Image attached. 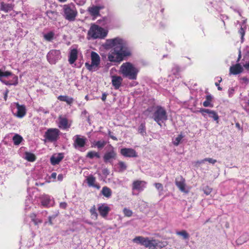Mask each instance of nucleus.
I'll use <instances>...</instances> for the list:
<instances>
[{
  "instance_id": "38",
  "label": "nucleus",
  "mask_w": 249,
  "mask_h": 249,
  "mask_svg": "<svg viewBox=\"0 0 249 249\" xmlns=\"http://www.w3.org/2000/svg\"><path fill=\"white\" fill-rule=\"evenodd\" d=\"M183 138V136L182 134H180L178 136L177 138L173 140V143L175 146H178L179 143L180 142L181 140Z\"/></svg>"
},
{
  "instance_id": "19",
  "label": "nucleus",
  "mask_w": 249,
  "mask_h": 249,
  "mask_svg": "<svg viewBox=\"0 0 249 249\" xmlns=\"http://www.w3.org/2000/svg\"><path fill=\"white\" fill-rule=\"evenodd\" d=\"M98 210L100 215L103 217H105L107 215L110 211V208L107 204H103L98 207Z\"/></svg>"
},
{
  "instance_id": "18",
  "label": "nucleus",
  "mask_w": 249,
  "mask_h": 249,
  "mask_svg": "<svg viewBox=\"0 0 249 249\" xmlns=\"http://www.w3.org/2000/svg\"><path fill=\"white\" fill-rule=\"evenodd\" d=\"M153 249H161L166 247L168 243L166 241H160L153 238Z\"/></svg>"
},
{
  "instance_id": "59",
  "label": "nucleus",
  "mask_w": 249,
  "mask_h": 249,
  "mask_svg": "<svg viewBox=\"0 0 249 249\" xmlns=\"http://www.w3.org/2000/svg\"><path fill=\"white\" fill-rule=\"evenodd\" d=\"M205 160L204 159L201 160H198L196 162V164H200L204 163Z\"/></svg>"
},
{
  "instance_id": "10",
  "label": "nucleus",
  "mask_w": 249,
  "mask_h": 249,
  "mask_svg": "<svg viewBox=\"0 0 249 249\" xmlns=\"http://www.w3.org/2000/svg\"><path fill=\"white\" fill-rule=\"evenodd\" d=\"M87 139L85 137L77 135L74 137L73 145L75 148L83 147Z\"/></svg>"
},
{
  "instance_id": "50",
  "label": "nucleus",
  "mask_w": 249,
  "mask_h": 249,
  "mask_svg": "<svg viewBox=\"0 0 249 249\" xmlns=\"http://www.w3.org/2000/svg\"><path fill=\"white\" fill-rule=\"evenodd\" d=\"M3 77H8L12 75V72L8 71L3 72Z\"/></svg>"
},
{
  "instance_id": "35",
  "label": "nucleus",
  "mask_w": 249,
  "mask_h": 249,
  "mask_svg": "<svg viewBox=\"0 0 249 249\" xmlns=\"http://www.w3.org/2000/svg\"><path fill=\"white\" fill-rule=\"evenodd\" d=\"M50 201V197L48 196H44L42 197L41 203L44 206H47Z\"/></svg>"
},
{
  "instance_id": "43",
  "label": "nucleus",
  "mask_w": 249,
  "mask_h": 249,
  "mask_svg": "<svg viewBox=\"0 0 249 249\" xmlns=\"http://www.w3.org/2000/svg\"><path fill=\"white\" fill-rule=\"evenodd\" d=\"M213 190L212 188L207 186L203 188V192L206 195H209L211 194Z\"/></svg>"
},
{
  "instance_id": "8",
  "label": "nucleus",
  "mask_w": 249,
  "mask_h": 249,
  "mask_svg": "<svg viewBox=\"0 0 249 249\" xmlns=\"http://www.w3.org/2000/svg\"><path fill=\"white\" fill-rule=\"evenodd\" d=\"M60 131L57 128H49L45 132V137L51 142L56 141L59 137Z\"/></svg>"
},
{
  "instance_id": "30",
  "label": "nucleus",
  "mask_w": 249,
  "mask_h": 249,
  "mask_svg": "<svg viewBox=\"0 0 249 249\" xmlns=\"http://www.w3.org/2000/svg\"><path fill=\"white\" fill-rule=\"evenodd\" d=\"M176 234L178 235L181 236L183 239H188L189 238V233L185 230L177 231Z\"/></svg>"
},
{
  "instance_id": "60",
  "label": "nucleus",
  "mask_w": 249,
  "mask_h": 249,
  "mask_svg": "<svg viewBox=\"0 0 249 249\" xmlns=\"http://www.w3.org/2000/svg\"><path fill=\"white\" fill-rule=\"evenodd\" d=\"M144 125L143 124H141L140 126V128H139V131H140V133H142V131L143 130V129H144Z\"/></svg>"
},
{
  "instance_id": "17",
  "label": "nucleus",
  "mask_w": 249,
  "mask_h": 249,
  "mask_svg": "<svg viewBox=\"0 0 249 249\" xmlns=\"http://www.w3.org/2000/svg\"><path fill=\"white\" fill-rule=\"evenodd\" d=\"M15 104L18 109L16 116L18 118H22L26 114V108L24 105H20L18 103H15Z\"/></svg>"
},
{
  "instance_id": "58",
  "label": "nucleus",
  "mask_w": 249,
  "mask_h": 249,
  "mask_svg": "<svg viewBox=\"0 0 249 249\" xmlns=\"http://www.w3.org/2000/svg\"><path fill=\"white\" fill-rule=\"evenodd\" d=\"M8 92H9V90L8 89H7L4 93V99L5 101H6L7 100Z\"/></svg>"
},
{
  "instance_id": "54",
  "label": "nucleus",
  "mask_w": 249,
  "mask_h": 249,
  "mask_svg": "<svg viewBox=\"0 0 249 249\" xmlns=\"http://www.w3.org/2000/svg\"><path fill=\"white\" fill-rule=\"evenodd\" d=\"M30 217H31L32 220L33 221L36 218V214L33 213L30 214Z\"/></svg>"
},
{
  "instance_id": "23",
  "label": "nucleus",
  "mask_w": 249,
  "mask_h": 249,
  "mask_svg": "<svg viewBox=\"0 0 249 249\" xmlns=\"http://www.w3.org/2000/svg\"><path fill=\"white\" fill-rule=\"evenodd\" d=\"M77 58V51L76 49L71 50L69 58V62L71 64H72Z\"/></svg>"
},
{
  "instance_id": "61",
  "label": "nucleus",
  "mask_w": 249,
  "mask_h": 249,
  "mask_svg": "<svg viewBox=\"0 0 249 249\" xmlns=\"http://www.w3.org/2000/svg\"><path fill=\"white\" fill-rule=\"evenodd\" d=\"M58 180L61 181L63 178V176L62 174L58 175L57 177Z\"/></svg>"
},
{
  "instance_id": "37",
  "label": "nucleus",
  "mask_w": 249,
  "mask_h": 249,
  "mask_svg": "<svg viewBox=\"0 0 249 249\" xmlns=\"http://www.w3.org/2000/svg\"><path fill=\"white\" fill-rule=\"evenodd\" d=\"M106 143L107 142L104 141H99L95 142L94 146L97 147L99 149H101L105 146Z\"/></svg>"
},
{
  "instance_id": "25",
  "label": "nucleus",
  "mask_w": 249,
  "mask_h": 249,
  "mask_svg": "<svg viewBox=\"0 0 249 249\" xmlns=\"http://www.w3.org/2000/svg\"><path fill=\"white\" fill-rule=\"evenodd\" d=\"M147 238V237H144L141 236H137L133 239V242L145 247Z\"/></svg>"
},
{
  "instance_id": "63",
  "label": "nucleus",
  "mask_w": 249,
  "mask_h": 249,
  "mask_svg": "<svg viewBox=\"0 0 249 249\" xmlns=\"http://www.w3.org/2000/svg\"><path fill=\"white\" fill-rule=\"evenodd\" d=\"M244 67L248 70H249V62L244 65Z\"/></svg>"
},
{
  "instance_id": "28",
  "label": "nucleus",
  "mask_w": 249,
  "mask_h": 249,
  "mask_svg": "<svg viewBox=\"0 0 249 249\" xmlns=\"http://www.w3.org/2000/svg\"><path fill=\"white\" fill-rule=\"evenodd\" d=\"M118 165L120 172H123L127 169V164L124 161H119Z\"/></svg>"
},
{
  "instance_id": "22",
  "label": "nucleus",
  "mask_w": 249,
  "mask_h": 249,
  "mask_svg": "<svg viewBox=\"0 0 249 249\" xmlns=\"http://www.w3.org/2000/svg\"><path fill=\"white\" fill-rule=\"evenodd\" d=\"M63 158V156L62 154L59 153L58 154L53 155L51 158V162L53 165H56L58 164Z\"/></svg>"
},
{
  "instance_id": "64",
  "label": "nucleus",
  "mask_w": 249,
  "mask_h": 249,
  "mask_svg": "<svg viewBox=\"0 0 249 249\" xmlns=\"http://www.w3.org/2000/svg\"><path fill=\"white\" fill-rule=\"evenodd\" d=\"M51 177L53 178H56V173H53L51 175Z\"/></svg>"
},
{
  "instance_id": "32",
  "label": "nucleus",
  "mask_w": 249,
  "mask_h": 249,
  "mask_svg": "<svg viewBox=\"0 0 249 249\" xmlns=\"http://www.w3.org/2000/svg\"><path fill=\"white\" fill-rule=\"evenodd\" d=\"M22 140V138L18 134H16L13 138V141L15 145H18Z\"/></svg>"
},
{
  "instance_id": "46",
  "label": "nucleus",
  "mask_w": 249,
  "mask_h": 249,
  "mask_svg": "<svg viewBox=\"0 0 249 249\" xmlns=\"http://www.w3.org/2000/svg\"><path fill=\"white\" fill-rule=\"evenodd\" d=\"M204 160H205V161H208L209 163H212L213 164L216 162V160H214V159H213L210 158H205V159H204Z\"/></svg>"
},
{
  "instance_id": "5",
  "label": "nucleus",
  "mask_w": 249,
  "mask_h": 249,
  "mask_svg": "<svg viewBox=\"0 0 249 249\" xmlns=\"http://www.w3.org/2000/svg\"><path fill=\"white\" fill-rule=\"evenodd\" d=\"M107 35V32L102 28L94 25L88 31V36L93 38H104Z\"/></svg>"
},
{
  "instance_id": "51",
  "label": "nucleus",
  "mask_w": 249,
  "mask_h": 249,
  "mask_svg": "<svg viewBox=\"0 0 249 249\" xmlns=\"http://www.w3.org/2000/svg\"><path fill=\"white\" fill-rule=\"evenodd\" d=\"M244 109L246 111L249 112V99L246 102V105L245 106Z\"/></svg>"
},
{
  "instance_id": "1",
  "label": "nucleus",
  "mask_w": 249,
  "mask_h": 249,
  "mask_svg": "<svg viewBox=\"0 0 249 249\" xmlns=\"http://www.w3.org/2000/svg\"><path fill=\"white\" fill-rule=\"evenodd\" d=\"M120 71L124 77L131 80H135L137 78L139 70L131 63L126 62L122 65L120 67Z\"/></svg>"
},
{
  "instance_id": "3",
  "label": "nucleus",
  "mask_w": 249,
  "mask_h": 249,
  "mask_svg": "<svg viewBox=\"0 0 249 249\" xmlns=\"http://www.w3.org/2000/svg\"><path fill=\"white\" fill-rule=\"evenodd\" d=\"M63 16L70 21H73L77 15V11L75 5L71 3L63 6Z\"/></svg>"
},
{
  "instance_id": "56",
  "label": "nucleus",
  "mask_w": 249,
  "mask_h": 249,
  "mask_svg": "<svg viewBox=\"0 0 249 249\" xmlns=\"http://www.w3.org/2000/svg\"><path fill=\"white\" fill-rule=\"evenodd\" d=\"M1 81L4 83V84L6 85H12V83H10L8 81H6L5 80H0Z\"/></svg>"
},
{
  "instance_id": "41",
  "label": "nucleus",
  "mask_w": 249,
  "mask_h": 249,
  "mask_svg": "<svg viewBox=\"0 0 249 249\" xmlns=\"http://www.w3.org/2000/svg\"><path fill=\"white\" fill-rule=\"evenodd\" d=\"M209 117L213 118L215 121H217L219 119V117L214 111L212 110L209 114Z\"/></svg>"
},
{
  "instance_id": "39",
  "label": "nucleus",
  "mask_w": 249,
  "mask_h": 249,
  "mask_svg": "<svg viewBox=\"0 0 249 249\" xmlns=\"http://www.w3.org/2000/svg\"><path fill=\"white\" fill-rule=\"evenodd\" d=\"M53 36H54L53 33L49 32L46 34H45L44 35V37L46 40L50 41L53 39Z\"/></svg>"
},
{
  "instance_id": "57",
  "label": "nucleus",
  "mask_w": 249,
  "mask_h": 249,
  "mask_svg": "<svg viewBox=\"0 0 249 249\" xmlns=\"http://www.w3.org/2000/svg\"><path fill=\"white\" fill-rule=\"evenodd\" d=\"M212 97L211 95H209L206 96V101H209L210 102L212 101Z\"/></svg>"
},
{
  "instance_id": "33",
  "label": "nucleus",
  "mask_w": 249,
  "mask_h": 249,
  "mask_svg": "<svg viewBox=\"0 0 249 249\" xmlns=\"http://www.w3.org/2000/svg\"><path fill=\"white\" fill-rule=\"evenodd\" d=\"M48 17L52 20H56L57 17V13L54 11H48L47 12Z\"/></svg>"
},
{
  "instance_id": "14",
  "label": "nucleus",
  "mask_w": 249,
  "mask_h": 249,
  "mask_svg": "<svg viewBox=\"0 0 249 249\" xmlns=\"http://www.w3.org/2000/svg\"><path fill=\"white\" fill-rule=\"evenodd\" d=\"M117 154L114 151V148L111 147L109 151L107 152L104 155L103 159L106 162H109L110 160H115L116 158Z\"/></svg>"
},
{
  "instance_id": "34",
  "label": "nucleus",
  "mask_w": 249,
  "mask_h": 249,
  "mask_svg": "<svg viewBox=\"0 0 249 249\" xmlns=\"http://www.w3.org/2000/svg\"><path fill=\"white\" fill-rule=\"evenodd\" d=\"M25 158L29 161H34L36 159L35 155L29 152L25 153Z\"/></svg>"
},
{
  "instance_id": "40",
  "label": "nucleus",
  "mask_w": 249,
  "mask_h": 249,
  "mask_svg": "<svg viewBox=\"0 0 249 249\" xmlns=\"http://www.w3.org/2000/svg\"><path fill=\"white\" fill-rule=\"evenodd\" d=\"M90 213L93 217H95V219H97L98 216V214L96 212V210L95 206L94 205L93 206L91 209H90Z\"/></svg>"
},
{
  "instance_id": "49",
  "label": "nucleus",
  "mask_w": 249,
  "mask_h": 249,
  "mask_svg": "<svg viewBox=\"0 0 249 249\" xmlns=\"http://www.w3.org/2000/svg\"><path fill=\"white\" fill-rule=\"evenodd\" d=\"M13 82L12 83V85H17L18 83V77L17 76H15L13 79Z\"/></svg>"
},
{
  "instance_id": "13",
  "label": "nucleus",
  "mask_w": 249,
  "mask_h": 249,
  "mask_svg": "<svg viewBox=\"0 0 249 249\" xmlns=\"http://www.w3.org/2000/svg\"><path fill=\"white\" fill-rule=\"evenodd\" d=\"M120 152L123 156L125 157L133 158L138 157L136 151L132 148H122Z\"/></svg>"
},
{
  "instance_id": "36",
  "label": "nucleus",
  "mask_w": 249,
  "mask_h": 249,
  "mask_svg": "<svg viewBox=\"0 0 249 249\" xmlns=\"http://www.w3.org/2000/svg\"><path fill=\"white\" fill-rule=\"evenodd\" d=\"M153 247L154 246L153 244V238H149L147 237L145 247L149 249H153Z\"/></svg>"
},
{
  "instance_id": "11",
  "label": "nucleus",
  "mask_w": 249,
  "mask_h": 249,
  "mask_svg": "<svg viewBox=\"0 0 249 249\" xmlns=\"http://www.w3.org/2000/svg\"><path fill=\"white\" fill-rule=\"evenodd\" d=\"M176 184L180 191L185 193H188V190L185 188V180L182 177L180 176L176 179Z\"/></svg>"
},
{
  "instance_id": "24",
  "label": "nucleus",
  "mask_w": 249,
  "mask_h": 249,
  "mask_svg": "<svg viewBox=\"0 0 249 249\" xmlns=\"http://www.w3.org/2000/svg\"><path fill=\"white\" fill-rule=\"evenodd\" d=\"M59 127L62 128L63 129H66L67 128L70 127V126L68 125V120L66 118L59 117Z\"/></svg>"
},
{
  "instance_id": "55",
  "label": "nucleus",
  "mask_w": 249,
  "mask_h": 249,
  "mask_svg": "<svg viewBox=\"0 0 249 249\" xmlns=\"http://www.w3.org/2000/svg\"><path fill=\"white\" fill-rule=\"evenodd\" d=\"M107 96V94L106 93H103L102 96V100L103 101H105L106 100Z\"/></svg>"
},
{
  "instance_id": "42",
  "label": "nucleus",
  "mask_w": 249,
  "mask_h": 249,
  "mask_svg": "<svg viewBox=\"0 0 249 249\" xmlns=\"http://www.w3.org/2000/svg\"><path fill=\"white\" fill-rule=\"evenodd\" d=\"M123 212L125 216L127 217H130L132 215V211L129 209L127 208H124L123 210Z\"/></svg>"
},
{
  "instance_id": "21",
  "label": "nucleus",
  "mask_w": 249,
  "mask_h": 249,
  "mask_svg": "<svg viewBox=\"0 0 249 249\" xmlns=\"http://www.w3.org/2000/svg\"><path fill=\"white\" fill-rule=\"evenodd\" d=\"M14 5L12 3H5L4 2H1L0 10L5 13H7L12 11L14 8Z\"/></svg>"
},
{
  "instance_id": "45",
  "label": "nucleus",
  "mask_w": 249,
  "mask_h": 249,
  "mask_svg": "<svg viewBox=\"0 0 249 249\" xmlns=\"http://www.w3.org/2000/svg\"><path fill=\"white\" fill-rule=\"evenodd\" d=\"M156 188L160 192H162L163 190V187L162 184L160 183H156L154 184Z\"/></svg>"
},
{
  "instance_id": "52",
  "label": "nucleus",
  "mask_w": 249,
  "mask_h": 249,
  "mask_svg": "<svg viewBox=\"0 0 249 249\" xmlns=\"http://www.w3.org/2000/svg\"><path fill=\"white\" fill-rule=\"evenodd\" d=\"M33 222L35 225H37L39 223H41L42 222V220L36 218L35 220L33 221Z\"/></svg>"
},
{
  "instance_id": "7",
  "label": "nucleus",
  "mask_w": 249,
  "mask_h": 249,
  "mask_svg": "<svg viewBox=\"0 0 249 249\" xmlns=\"http://www.w3.org/2000/svg\"><path fill=\"white\" fill-rule=\"evenodd\" d=\"M126 56H128V55L125 52L121 53L112 50L108 54V59L110 62H120Z\"/></svg>"
},
{
  "instance_id": "29",
  "label": "nucleus",
  "mask_w": 249,
  "mask_h": 249,
  "mask_svg": "<svg viewBox=\"0 0 249 249\" xmlns=\"http://www.w3.org/2000/svg\"><path fill=\"white\" fill-rule=\"evenodd\" d=\"M87 157L89 158V159H93L94 157L97 158H100V155L99 153L95 152V151H89L87 155Z\"/></svg>"
},
{
  "instance_id": "27",
  "label": "nucleus",
  "mask_w": 249,
  "mask_h": 249,
  "mask_svg": "<svg viewBox=\"0 0 249 249\" xmlns=\"http://www.w3.org/2000/svg\"><path fill=\"white\" fill-rule=\"evenodd\" d=\"M101 192L104 196L107 198L109 197L112 194L110 189L107 186H105L102 188Z\"/></svg>"
},
{
  "instance_id": "15",
  "label": "nucleus",
  "mask_w": 249,
  "mask_h": 249,
  "mask_svg": "<svg viewBox=\"0 0 249 249\" xmlns=\"http://www.w3.org/2000/svg\"><path fill=\"white\" fill-rule=\"evenodd\" d=\"M123 78L121 76L113 75L111 76V82L115 89H118L122 83Z\"/></svg>"
},
{
  "instance_id": "62",
  "label": "nucleus",
  "mask_w": 249,
  "mask_h": 249,
  "mask_svg": "<svg viewBox=\"0 0 249 249\" xmlns=\"http://www.w3.org/2000/svg\"><path fill=\"white\" fill-rule=\"evenodd\" d=\"M215 85L217 87V89H218L219 90H222V88L219 86V83L216 82L215 83Z\"/></svg>"
},
{
  "instance_id": "20",
  "label": "nucleus",
  "mask_w": 249,
  "mask_h": 249,
  "mask_svg": "<svg viewBox=\"0 0 249 249\" xmlns=\"http://www.w3.org/2000/svg\"><path fill=\"white\" fill-rule=\"evenodd\" d=\"M102 8L101 6H92L88 8V11L91 16L96 17L99 15V11Z\"/></svg>"
},
{
  "instance_id": "48",
  "label": "nucleus",
  "mask_w": 249,
  "mask_h": 249,
  "mask_svg": "<svg viewBox=\"0 0 249 249\" xmlns=\"http://www.w3.org/2000/svg\"><path fill=\"white\" fill-rule=\"evenodd\" d=\"M203 105L205 107H212L213 106L211 105V102H210L209 101H206V100L203 102Z\"/></svg>"
},
{
  "instance_id": "44",
  "label": "nucleus",
  "mask_w": 249,
  "mask_h": 249,
  "mask_svg": "<svg viewBox=\"0 0 249 249\" xmlns=\"http://www.w3.org/2000/svg\"><path fill=\"white\" fill-rule=\"evenodd\" d=\"M211 110H210L209 109H205V108H201L199 112L202 113V115L203 116H205V113H208L209 115L210 114V112H211Z\"/></svg>"
},
{
  "instance_id": "53",
  "label": "nucleus",
  "mask_w": 249,
  "mask_h": 249,
  "mask_svg": "<svg viewBox=\"0 0 249 249\" xmlns=\"http://www.w3.org/2000/svg\"><path fill=\"white\" fill-rule=\"evenodd\" d=\"M67 205V204L66 202H61L60 203V207L63 209H66Z\"/></svg>"
},
{
  "instance_id": "2",
  "label": "nucleus",
  "mask_w": 249,
  "mask_h": 249,
  "mask_svg": "<svg viewBox=\"0 0 249 249\" xmlns=\"http://www.w3.org/2000/svg\"><path fill=\"white\" fill-rule=\"evenodd\" d=\"M106 45L107 46L113 48V50L115 51L121 53L125 52L128 55L130 54V52L125 47V42L120 38L108 39L107 40Z\"/></svg>"
},
{
  "instance_id": "47",
  "label": "nucleus",
  "mask_w": 249,
  "mask_h": 249,
  "mask_svg": "<svg viewBox=\"0 0 249 249\" xmlns=\"http://www.w3.org/2000/svg\"><path fill=\"white\" fill-rule=\"evenodd\" d=\"M239 33L240 34V35L241 36L242 40H243V37H244V36L245 33V30L244 29V28H243L242 27H241V28L239 30Z\"/></svg>"
},
{
  "instance_id": "16",
  "label": "nucleus",
  "mask_w": 249,
  "mask_h": 249,
  "mask_svg": "<svg viewBox=\"0 0 249 249\" xmlns=\"http://www.w3.org/2000/svg\"><path fill=\"white\" fill-rule=\"evenodd\" d=\"M243 71V68L240 64H236L230 67V74L234 75L241 73Z\"/></svg>"
},
{
  "instance_id": "26",
  "label": "nucleus",
  "mask_w": 249,
  "mask_h": 249,
  "mask_svg": "<svg viewBox=\"0 0 249 249\" xmlns=\"http://www.w3.org/2000/svg\"><path fill=\"white\" fill-rule=\"evenodd\" d=\"M58 99L61 101L66 102L68 104L71 105L72 103L73 99L71 97L67 96L60 95L58 97Z\"/></svg>"
},
{
  "instance_id": "9",
  "label": "nucleus",
  "mask_w": 249,
  "mask_h": 249,
  "mask_svg": "<svg viewBox=\"0 0 249 249\" xmlns=\"http://www.w3.org/2000/svg\"><path fill=\"white\" fill-rule=\"evenodd\" d=\"M60 51L52 50L48 53L47 57L50 63L53 64L60 58Z\"/></svg>"
},
{
  "instance_id": "4",
  "label": "nucleus",
  "mask_w": 249,
  "mask_h": 249,
  "mask_svg": "<svg viewBox=\"0 0 249 249\" xmlns=\"http://www.w3.org/2000/svg\"><path fill=\"white\" fill-rule=\"evenodd\" d=\"M152 118L161 126V123L167 120V115L166 110L161 107L157 106L155 108Z\"/></svg>"
},
{
  "instance_id": "31",
  "label": "nucleus",
  "mask_w": 249,
  "mask_h": 249,
  "mask_svg": "<svg viewBox=\"0 0 249 249\" xmlns=\"http://www.w3.org/2000/svg\"><path fill=\"white\" fill-rule=\"evenodd\" d=\"M87 180L89 186L96 187L94 184L95 182V178L94 177L92 176H89L87 178Z\"/></svg>"
},
{
  "instance_id": "6",
  "label": "nucleus",
  "mask_w": 249,
  "mask_h": 249,
  "mask_svg": "<svg viewBox=\"0 0 249 249\" xmlns=\"http://www.w3.org/2000/svg\"><path fill=\"white\" fill-rule=\"evenodd\" d=\"M91 63H86L85 66L89 71H93L97 70V68L100 62L99 55L95 52H92L91 53Z\"/></svg>"
},
{
  "instance_id": "12",
  "label": "nucleus",
  "mask_w": 249,
  "mask_h": 249,
  "mask_svg": "<svg viewBox=\"0 0 249 249\" xmlns=\"http://www.w3.org/2000/svg\"><path fill=\"white\" fill-rule=\"evenodd\" d=\"M146 182L143 180H134L132 185L133 190H137L139 192L142 191L145 187Z\"/></svg>"
}]
</instances>
